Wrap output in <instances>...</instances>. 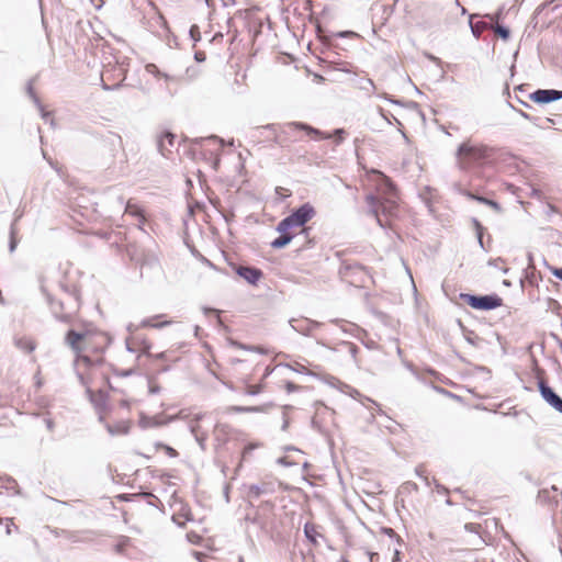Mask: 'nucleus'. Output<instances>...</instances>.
<instances>
[{
  "label": "nucleus",
  "mask_w": 562,
  "mask_h": 562,
  "mask_svg": "<svg viewBox=\"0 0 562 562\" xmlns=\"http://www.w3.org/2000/svg\"><path fill=\"white\" fill-rule=\"evenodd\" d=\"M66 341L78 355L76 363H89L90 360L103 358V352L110 345V337L97 330L83 333L69 330Z\"/></svg>",
  "instance_id": "3"
},
{
  "label": "nucleus",
  "mask_w": 562,
  "mask_h": 562,
  "mask_svg": "<svg viewBox=\"0 0 562 562\" xmlns=\"http://www.w3.org/2000/svg\"><path fill=\"white\" fill-rule=\"evenodd\" d=\"M292 366L290 364H277L272 369L268 367L265 368L262 372V376L271 375L274 383L280 389H285L288 393L297 391L301 389L300 385H296L292 381Z\"/></svg>",
  "instance_id": "8"
},
{
  "label": "nucleus",
  "mask_w": 562,
  "mask_h": 562,
  "mask_svg": "<svg viewBox=\"0 0 562 562\" xmlns=\"http://www.w3.org/2000/svg\"><path fill=\"white\" fill-rule=\"evenodd\" d=\"M124 213L135 217L138 228L144 229V226L147 223V216L144 206L138 201L130 199L126 202Z\"/></svg>",
  "instance_id": "12"
},
{
  "label": "nucleus",
  "mask_w": 562,
  "mask_h": 562,
  "mask_svg": "<svg viewBox=\"0 0 562 562\" xmlns=\"http://www.w3.org/2000/svg\"><path fill=\"white\" fill-rule=\"evenodd\" d=\"M190 34L192 36V38L196 42V41H200L201 38V35H200V31H199V27L196 25H193L190 30Z\"/></svg>",
  "instance_id": "29"
},
{
  "label": "nucleus",
  "mask_w": 562,
  "mask_h": 562,
  "mask_svg": "<svg viewBox=\"0 0 562 562\" xmlns=\"http://www.w3.org/2000/svg\"><path fill=\"white\" fill-rule=\"evenodd\" d=\"M553 274L559 278L560 280H562V268L561 269H555L553 271Z\"/></svg>",
  "instance_id": "33"
},
{
  "label": "nucleus",
  "mask_w": 562,
  "mask_h": 562,
  "mask_svg": "<svg viewBox=\"0 0 562 562\" xmlns=\"http://www.w3.org/2000/svg\"><path fill=\"white\" fill-rule=\"evenodd\" d=\"M140 425H142L143 427H146V426H147V424L144 422V419H140Z\"/></svg>",
  "instance_id": "37"
},
{
  "label": "nucleus",
  "mask_w": 562,
  "mask_h": 562,
  "mask_svg": "<svg viewBox=\"0 0 562 562\" xmlns=\"http://www.w3.org/2000/svg\"><path fill=\"white\" fill-rule=\"evenodd\" d=\"M267 127H268V128H273V130H274V124L268 125Z\"/></svg>",
  "instance_id": "38"
},
{
  "label": "nucleus",
  "mask_w": 562,
  "mask_h": 562,
  "mask_svg": "<svg viewBox=\"0 0 562 562\" xmlns=\"http://www.w3.org/2000/svg\"><path fill=\"white\" fill-rule=\"evenodd\" d=\"M188 537H189V540H191L192 542H196L195 539H199V536H195V535L193 537H191V535H189Z\"/></svg>",
  "instance_id": "35"
},
{
  "label": "nucleus",
  "mask_w": 562,
  "mask_h": 562,
  "mask_svg": "<svg viewBox=\"0 0 562 562\" xmlns=\"http://www.w3.org/2000/svg\"><path fill=\"white\" fill-rule=\"evenodd\" d=\"M276 194L280 198V199H286L289 196H291L292 192L290 189L288 188H284V187H277L276 188Z\"/></svg>",
  "instance_id": "24"
},
{
  "label": "nucleus",
  "mask_w": 562,
  "mask_h": 562,
  "mask_svg": "<svg viewBox=\"0 0 562 562\" xmlns=\"http://www.w3.org/2000/svg\"><path fill=\"white\" fill-rule=\"evenodd\" d=\"M538 387L543 400L555 411L562 413V398L557 395L550 386L547 385L543 379L539 380Z\"/></svg>",
  "instance_id": "13"
},
{
  "label": "nucleus",
  "mask_w": 562,
  "mask_h": 562,
  "mask_svg": "<svg viewBox=\"0 0 562 562\" xmlns=\"http://www.w3.org/2000/svg\"><path fill=\"white\" fill-rule=\"evenodd\" d=\"M321 529L322 528L318 525L311 521L304 525V533L314 546L318 544V538L324 537Z\"/></svg>",
  "instance_id": "17"
},
{
  "label": "nucleus",
  "mask_w": 562,
  "mask_h": 562,
  "mask_svg": "<svg viewBox=\"0 0 562 562\" xmlns=\"http://www.w3.org/2000/svg\"><path fill=\"white\" fill-rule=\"evenodd\" d=\"M78 374L82 383L87 386L90 401L94 406H100L106 402V387L109 386L111 364L105 362L104 358L90 360L89 363H76Z\"/></svg>",
  "instance_id": "2"
},
{
  "label": "nucleus",
  "mask_w": 562,
  "mask_h": 562,
  "mask_svg": "<svg viewBox=\"0 0 562 562\" xmlns=\"http://www.w3.org/2000/svg\"><path fill=\"white\" fill-rule=\"evenodd\" d=\"M460 297L474 310L488 311L501 307L503 305L502 297L496 294L484 296L461 294Z\"/></svg>",
  "instance_id": "10"
},
{
  "label": "nucleus",
  "mask_w": 562,
  "mask_h": 562,
  "mask_svg": "<svg viewBox=\"0 0 562 562\" xmlns=\"http://www.w3.org/2000/svg\"><path fill=\"white\" fill-rule=\"evenodd\" d=\"M232 412H259L260 409L258 407H240V406H233L229 408Z\"/></svg>",
  "instance_id": "26"
},
{
  "label": "nucleus",
  "mask_w": 562,
  "mask_h": 562,
  "mask_svg": "<svg viewBox=\"0 0 562 562\" xmlns=\"http://www.w3.org/2000/svg\"><path fill=\"white\" fill-rule=\"evenodd\" d=\"M486 26L487 25L485 22H477L474 25H472V31L476 36H480L483 30L486 29Z\"/></svg>",
  "instance_id": "25"
},
{
  "label": "nucleus",
  "mask_w": 562,
  "mask_h": 562,
  "mask_svg": "<svg viewBox=\"0 0 562 562\" xmlns=\"http://www.w3.org/2000/svg\"><path fill=\"white\" fill-rule=\"evenodd\" d=\"M367 180L373 189L364 199L369 213L381 227L391 228L401 212L398 189L391 178L375 169L367 172Z\"/></svg>",
  "instance_id": "1"
},
{
  "label": "nucleus",
  "mask_w": 562,
  "mask_h": 562,
  "mask_svg": "<svg viewBox=\"0 0 562 562\" xmlns=\"http://www.w3.org/2000/svg\"><path fill=\"white\" fill-rule=\"evenodd\" d=\"M255 446L250 445L244 448L241 459L245 460L248 454L254 450Z\"/></svg>",
  "instance_id": "30"
},
{
  "label": "nucleus",
  "mask_w": 562,
  "mask_h": 562,
  "mask_svg": "<svg viewBox=\"0 0 562 562\" xmlns=\"http://www.w3.org/2000/svg\"><path fill=\"white\" fill-rule=\"evenodd\" d=\"M529 99L536 103L543 104L562 99V91L539 89L529 95Z\"/></svg>",
  "instance_id": "15"
},
{
  "label": "nucleus",
  "mask_w": 562,
  "mask_h": 562,
  "mask_svg": "<svg viewBox=\"0 0 562 562\" xmlns=\"http://www.w3.org/2000/svg\"><path fill=\"white\" fill-rule=\"evenodd\" d=\"M255 370H258L257 367H254L248 360H239L234 367L236 373L245 375L240 379V389L248 395L259 394L265 389L261 382L254 383L248 376V373H252Z\"/></svg>",
  "instance_id": "9"
},
{
  "label": "nucleus",
  "mask_w": 562,
  "mask_h": 562,
  "mask_svg": "<svg viewBox=\"0 0 562 562\" xmlns=\"http://www.w3.org/2000/svg\"><path fill=\"white\" fill-rule=\"evenodd\" d=\"M492 156V148L472 139L463 142L457 151L458 164L462 169L482 166L486 164Z\"/></svg>",
  "instance_id": "6"
},
{
  "label": "nucleus",
  "mask_w": 562,
  "mask_h": 562,
  "mask_svg": "<svg viewBox=\"0 0 562 562\" xmlns=\"http://www.w3.org/2000/svg\"><path fill=\"white\" fill-rule=\"evenodd\" d=\"M125 345L128 351L140 355L149 356L151 348V341L144 333L138 330L131 331L125 340Z\"/></svg>",
  "instance_id": "11"
},
{
  "label": "nucleus",
  "mask_w": 562,
  "mask_h": 562,
  "mask_svg": "<svg viewBox=\"0 0 562 562\" xmlns=\"http://www.w3.org/2000/svg\"><path fill=\"white\" fill-rule=\"evenodd\" d=\"M99 417L104 423L108 431L112 435H126L132 426L130 403L122 401L119 404L105 408V402L95 406Z\"/></svg>",
  "instance_id": "5"
},
{
  "label": "nucleus",
  "mask_w": 562,
  "mask_h": 562,
  "mask_svg": "<svg viewBox=\"0 0 562 562\" xmlns=\"http://www.w3.org/2000/svg\"><path fill=\"white\" fill-rule=\"evenodd\" d=\"M379 561V553H370V562H378Z\"/></svg>",
  "instance_id": "32"
},
{
  "label": "nucleus",
  "mask_w": 562,
  "mask_h": 562,
  "mask_svg": "<svg viewBox=\"0 0 562 562\" xmlns=\"http://www.w3.org/2000/svg\"><path fill=\"white\" fill-rule=\"evenodd\" d=\"M171 324V321L166 319V315H156L142 321L140 326L146 328H159Z\"/></svg>",
  "instance_id": "18"
},
{
  "label": "nucleus",
  "mask_w": 562,
  "mask_h": 562,
  "mask_svg": "<svg viewBox=\"0 0 562 562\" xmlns=\"http://www.w3.org/2000/svg\"><path fill=\"white\" fill-rule=\"evenodd\" d=\"M194 58L198 60V61H204L206 56H205V53L204 52H195V55H194Z\"/></svg>",
  "instance_id": "31"
},
{
  "label": "nucleus",
  "mask_w": 562,
  "mask_h": 562,
  "mask_svg": "<svg viewBox=\"0 0 562 562\" xmlns=\"http://www.w3.org/2000/svg\"><path fill=\"white\" fill-rule=\"evenodd\" d=\"M155 448L157 450H164L165 453L170 457V458H176L179 456L178 451L176 449H173L172 447L168 446V445H165V443H161V442H157L155 445Z\"/></svg>",
  "instance_id": "22"
},
{
  "label": "nucleus",
  "mask_w": 562,
  "mask_h": 562,
  "mask_svg": "<svg viewBox=\"0 0 562 562\" xmlns=\"http://www.w3.org/2000/svg\"><path fill=\"white\" fill-rule=\"evenodd\" d=\"M464 528L470 531V532H475L477 533L481 529V525L479 524H473V522H469V524H465Z\"/></svg>",
  "instance_id": "28"
},
{
  "label": "nucleus",
  "mask_w": 562,
  "mask_h": 562,
  "mask_svg": "<svg viewBox=\"0 0 562 562\" xmlns=\"http://www.w3.org/2000/svg\"><path fill=\"white\" fill-rule=\"evenodd\" d=\"M465 195H467L468 198H470V199H473V200H476V201H479V202H481V203H484V204H486V205H490V206H492V207H494V209H496V210L498 209V204H497L495 201H493V200H490V199H486V198H483V196L475 195V194H473V193H471V192H467V193H465Z\"/></svg>",
  "instance_id": "21"
},
{
  "label": "nucleus",
  "mask_w": 562,
  "mask_h": 562,
  "mask_svg": "<svg viewBox=\"0 0 562 562\" xmlns=\"http://www.w3.org/2000/svg\"><path fill=\"white\" fill-rule=\"evenodd\" d=\"M492 29L494 30L495 34L497 36H499L503 41H507L509 38V30L502 26V25H496V26H492Z\"/></svg>",
  "instance_id": "23"
},
{
  "label": "nucleus",
  "mask_w": 562,
  "mask_h": 562,
  "mask_svg": "<svg viewBox=\"0 0 562 562\" xmlns=\"http://www.w3.org/2000/svg\"><path fill=\"white\" fill-rule=\"evenodd\" d=\"M316 215V211L313 205L305 203L292 212L289 216L279 222L277 232L280 236L271 241V247L274 249H281L288 246L292 239L301 234H307L310 228L306 227L308 223Z\"/></svg>",
  "instance_id": "4"
},
{
  "label": "nucleus",
  "mask_w": 562,
  "mask_h": 562,
  "mask_svg": "<svg viewBox=\"0 0 562 562\" xmlns=\"http://www.w3.org/2000/svg\"><path fill=\"white\" fill-rule=\"evenodd\" d=\"M157 143L161 155L169 157L176 148V135L170 132H164Z\"/></svg>",
  "instance_id": "16"
},
{
  "label": "nucleus",
  "mask_w": 562,
  "mask_h": 562,
  "mask_svg": "<svg viewBox=\"0 0 562 562\" xmlns=\"http://www.w3.org/2000/svg\"><path fill=\"white\" fill-rule=\"evenodd\" d=\"M148 389L151 394H156L160 391V386L155 380H149Z\"/></svg>",
  "instance_id": "27"
},
{
  "label": "nucleus",
  "mask_w": 562,
  "mask_h": 562,
  "mask_svg": "<svg viewBox=\"0 0 562 562\" xmlns=\"http://www.w3.org/2000/svg\"><path fill=\"white\" fill-rule=\"evenodd\" d=\"M16 345L25 352H32L35 349V342L29 338H20Z\"/></svg>",
  "instance_id": "19"
},
{
  "label": "nucleus",
  "mask_w": 562,
  "mask_h": 562,
  "mask_svg": "<svg viewBox=\"0 0 562 562\" xmlns=\"http://www.w3.org/2000/svg\"><path fill=\"white\" fill-rule=\"evenodd\" d=\"M291 366H292L293 373L294 372H299V373H303V374L313 373V370L310 368V363L307 361H306V364L301 363V362H294Z\"/></svg>",
  "instance_id": "20"
},
{
  "label": "nucleus",
  "mask_w": 562,
  "mask_h": 562,
  "mask_svg": "<svg viewBox=\"0 0 562 562\" xmlns=\"http://www.w3.org/2000/svg\"><path fill=\"white\" fill-rule=\"evenodd\" d=\"M281 132L295 140H321L330 135L302 122H289L281 127Z\"/></svg>",
  "instance_id": "7"
},
{
  "label": "nucleus",
  "mask_w": 562,
  "mask_h": 562,
  "mask_svg": "<svg viewBox=\"0 0 562 562\" xmlns=\"http://www.w3.org/2000/svg\"><path fill=\"white\" fill-rule=\"evenodd\" d=\"M235 272L250 284H257L263 277L260 269L255 267L235 266Z\"/></svg>",
  "instance_id": "14"
},
{
  "label": "nucleus",
  "mask_w": 562,
  "mask_h": 562,
  "mask_svg": "<svg viewBox=\"0 0 562 562\" xmlns=\"http://www.w3.org/2000/svg\"><path fill=\"white\" fill-rule=\"evenodd\" d=\"M238 562H245L243 557H239Z\"/></svg>",
  "instance_id": "39"
},
{
  "label": "nucleus",
  "mask_w": 562,
  "mask_h": 562,
  "mask_svg": "<svg viewBox=\"0 0 562 562\" xmlns=\"http://www.w3.org/2000/svg\"><path fill=\"white\" fill-rule=\"evenodd\" d=\"M188 537H189V540H191L192 542H196L195 539H199V536H195V535L193 537H191V535H189Z\"/></svg>",
  "instance_id": "36"
},
{
  "label": "nucleus",
  "mask_w": 562,
  "mask_h": 562,
  "mask_svg": "<svg viewBox=\"0 0 562 562\" xmlns=\"http://www.w3.org/2000/svg\"><path fill=\"white\" fill-rule=\"evenodd\" d=\"M188 537H189V540H191L192 542H196L195 539H199V536H195V535L193 537H191V535H189Z\"/></svg>",
  "instance_id": "34"
}]
</instances>
